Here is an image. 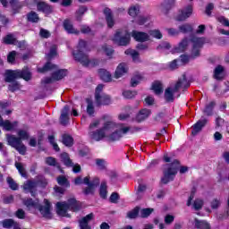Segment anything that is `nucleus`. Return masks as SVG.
Here are the masks:
<instances>
[{
	"instance_id": "f257e3e1",
	"label": "nucleus",
	"mask_w": 229,
	"mask_h": 229,
	"mask_svg": "<svg viewBox=\"0 0 229 229\" xmlns=\"http://www.w3.org/2000/svg\"><path fill=\"white\" fill-rule=\"evenodd\" d=\"M99 126H101V119L94 120L89 124L88 137L94 142H100V140L115 142L121 140L123 136L130 131V126L112 121L106 122L102 128L96 130Z\"/></svg>"
},
{
	"instance_id": "f03ea898",
	"label": "nucleus",
	"mask_w": 229,
	"mask_h": 229,
	"mask_svg": "<svg viewBox=\"0 0 229 229\" xmlns=\"http://www.w3.org/2000/svg\"><path fill=\"white\" fill-rule=\"evenodd\" d=\"M164 160L165 162H168L170 164L165 165L164 176L161 179L162 183H169V182L174 180V176H176L178 170L181 174H184V173H187V171H189V168L187 166L180 167V162L176 159L169 157L167 154L164 155Z\"/></svg>"
},
{
	"instance_id": "7ed1b4c3",
	"label": "nucleus",
	"mask_w": 229,
	"mask_h": 229,
	"mask_svg": "<svg viewBox=\"0 0 229 229\" xmlns=\"http://www.w3.org/2000/svg\"><path fill=\"white\" fill-rule=\"evenodd\" d=\"M19 78H22L23 80H25V81H29V80H31V72H30V70H28V68H24L22 71L7 70L5 72V81H7V83H10L9 90H11V92H15V90H19L21 89V84L15 81V80Z\"/></svg>"
},
{
	"instance_id": "20e7f679",
	"label": "nucleus",
	"mask_w": 229,
	"mask_h": 229,
	"mask_svg": "<svg viewBox=\"0 0 229 229\" xmlns=\"http://www.w3.org/2000/svg\"><path fill=\"white\" fill-rule=\"evenodd\" d=\"M85 51H87V42L80 40L78 50L73 51V56L75 60L81 62L85 67H96L99 65V60H89V55L85 54Z\"/></svg>"
},
{
	"instance_id": "39448f33",
	"label": "nucleus",
	"mask_w": 229,
	"mask_h": 229,
	"mask_svg": "<svg viewBox=\"0 0 229 229\" xmlns=\"http://www.w3.org/2000/svg\"><path fill=\"white\" fill-rule=\"evenodd\" d=\"M24 205L29 210H31L32 212L38 210L43 217L51 219V202L49 200L44 199V205L40 206V204H38V199L33 200L28 199L24 201Z\"/></svg>"
},
{
	"instance_id": "423d86ee",
	"label": "nucleus",
	"mask_w": 229,
	"mask_h": 229,
	"mask_svg": "<svg viewBox=\"0 0 229 229\" xmlns=\"http://www.w3.org/2000/svg\"><path fill=\"white\" fill-rule=\"evenodd\" d=\"M38 72H46L47 71H55L52 78H47L43 81L44 83H51L53 81L62 80V78H65L67 76V72L65 70H58V66L47 63L43 68H38Z\"/></svg>"
},
{
	"instance_id": "0eeeda50",
	"label": "nucleus",
	"mask_w": 229,
	"mask_h": 229,
	"mask_svg": "<svg viewBox=\"0 0 229 229\" xmlns=\"http://www.w3.org/2000/svg\"><path fill=\"white\" fill-rule=\"evenodd\" d=\"M188 87L189 81H187L185 75H182V77L178 80L175 85H171L165 90V101H174V94H176L180 89H187Z\"/></svg>"
},
{
	"instance_id": "6e6552de",
	"label": "nucleus",
	"mask_w": 229,
	"mask_h": 229,
	"mask_svg": "<svg viewBox=\"0 0 229 229\" xmlns=\"http://www.w3.org/2000/svg\"><path fill=\"white\" fill-rule=\"evenodd\" d=\"M78 202L75 199H68V203L66 202H57L56 203V212L58 216L62 217H69V214H67V210H73L76 212L78 210Z\"/></svg>"
},
{
	"instance_id": "1a4fd4ad",
	"label": "nucleus",
	"mask_w": 229,
	"mask_h": 229,
	"mask_svg": "<svg viewBox=\"0 0 229 229\" xmlns=\"http://www.w3.org/2000/svg\"><path fill=\"white\" fill-rule=\"evenodd\" d=\"M75 185H81L85 184L88 185L87 189L84 191L85 194H93L94 191L98 188V185H99V178L94 177L93 180L90 182V176H86L83 179L81 177H77L74 180Z\"/></svg>"
},
{
	"instance_id": "9d476101",
	"label": "nucleus",
	"mask_w": 229,
	"mask_h": 229,
	"mask_svg": "<svg viewBox=\"0 0 229 229\" xmlns=\"http://www.w3.org/2000/svg\"><path fill=\"white\" fill-rule=\"evenodd\" d=\"M6 140L7 144L11 146V148H14L20 155H26V146L18 137L13 134H7Z\"/></svg>"
},
{
	"instance_id": "9b49d317",
	"label": "nucleus",
	"mask_w": 229,
	"mask_h": 229,
	"mask_svg": "<svg viewBox=\"0 0 229 229\" xmlns=\"http://www.w3.org/2000/svg\"><path fill=\"white\" fill-rule=\"evenodd\" d=\"M112 40L118 46H128L131 38L130 37V32H128L127 30H119L115 32Z\"/></svg>"
},
{
	"instance_id": "f8f14e48",
	"label": "nucleus",
	"mask_w": 229,
	"mask_h": 229,
	"mask_svg": "<svg viewBox=\"0 0 229 229\" xmlns=\"http://www.w3.org/2000/svg\"><path fill=\"white\" fill-rule=\"evenodd\" d=\"M104 86L103 84H99L96 88L95 91V99L97 105H111L112 98L109 95L103 93Z\"/></svg>"
},
{
	"instance_id": "ddd939ff",
	"label": "nucleus",
	"mask_w": 229,
	"mask_h": 229,
	"mask_svg": "<svg viewBox=\"0 0 229 229\" xmlns=\"http://www.w3.org/2000/svg\"><path fill=\"white\" fill-rule=\"evenodd\" d=\"M191 40V43L193 44V49H192L191 55L194 58H196V56H199V48L204 44H207V42H208V39L193 35Z\"/></svg>"
},
{
	"instance_id": "4468645a",
	"label": "nucleus",
	"mask_w": 229,
	"mask_h": 229,
	"mask_svg": "<svg viewBox=\"0 0 229 229\" xmlns=\"http://www.w3.org/2000/svg\"><path fill=\"white\" fill-rule=\"evenodd\" d=\"M128 64L125 63H121L117 65L114 71V77L115 78V80H119V78H123V76L128 74Z\"/></svg>"
},
{
	"instance_id": "2eb2a0df",
	"label": "nucleus",
	"mask_w": 229,
	"mask_h": 229,
	"mask_svg": "<svg viewBox=\"0 0 229 229\" xmlns=\"http://www.w3.org/2000/svg\"><path fill=\"white\" fill-rule=\"evenodd\" d=\"M27 3H35L38 12H43V13H51V12H53V7L44 2H37V0H27Z\"/></svg>"
},
{
	"instance_id": "dca6fc26",
	"label": "nucleus",
	"mask_w": 229,
	"mask_h": 229,
	"mask_svg": "<svg viewBox=\"0 0 229 229\" xmlns=\"http://www.w3.org/2000/svg\"><path fill=\"white\" fill-rule=\"evenodd\" d=\"M192 15V5H188L182 10H181L176 17L177 21H185Z\"/></svg>"
},
{
	"instance_id": "f3484780",
	"label": "nucleus",
	"mask_w": 229,
	"mask_h": 229,
	"mask_svg": "<svg viewBox=\"0 0 229 229\" xmlns=\"http://www.w3.org/2000/svg\"><path fill=\"white\" fill-rule=\"evenodd\" d=\"M0 126H2L5 131H12L19 126V122L15 121L12 123L8 120L4 121L3 117L0 116Z\"/></svg>"
},
{
	"instance_id": "a211bd4d",
	"label": "nucleus",
	"mask_w": 229,
	"mask_h": 229,
	"mask_svg": "<svg viewBox=\"0 0 229 229\" xmlns=\"http://www.w3.org/2000/svg\"><path fill=\"white\" fill-rule=\"evenodd\" d=\"M131 37L136 42H148V40H149V35H148V33L137 30H132Z\"/></svg>"
},
{
	"instance_id": "6ab92c4d",
	"label": "nucleus",
	"mask_w": 229,
	"mask_h": 229,
	"mask_svg": "<svg viewBox=\"0 0 229 229\" xmlns=\"http://www.w3.org/2000/svg\"><path fill=\"white\" fill-rule=\"evenodd\" d=\"M40 182H37L35 181H27L24 184H23V190L25 192H30L31 196H34L33 192H35L37 186L39 184Z\"/></svg>"
},
{
	"instance_id": "aec40b11",
	"label": "nucleus",
	"mask_w": 229,
	"mask_h": 229,
	"mask_svg": "<svg viewBox=\"0 0 229 229\" xmlns=\"http://www.w3.org/2000/svg\"><path fill=\"white\" fill-rule=\"evenodd\" d=\"M207 123H208V120H207L205 118L197 122L193 125L192 135H198V133H199V131L201 130H203V128L207 124Z\"/></svg>"
},
{
	"instance_id": "412c9836",
	"label": "nucleus",
	"mask_w": 229,
	"mask_h": 229,
	"mask_svg": "<svg viewBox=\"0 0 229 229\" xmlns=\"http://www.w3.org/2000/svg\"><path fill=\"white\" fill-rule=\"evenodd\" d=\"M94 219V214H89L85 217H83L81 220H80V228L81 229H90L89 226V223Z\"/></svg>"
},
{
	"instance_id": "4be33fe9",
	"label": "nucleus",
	"mask_w": 229,
	"mask_h": 229,
	"mask_svg": "<svg viewBox=\"0 0 229 229\" xmlns=\"http://www.w3.org/2000/svg\"><path fill=\"white\" fill-rule=\"evenodd\" d=\"M98 76L101 79L102 81H106V83H108L112 81V73L105 69L98 70Z\"/></svg>"
},
{
	"instance_id": "5701e85b",
	"label": "nucleus",
	"mask_w": 229,
	"mask_h": 229,
	"mask_svg": "<svg viewBox=\"0 0 229 229\" xmlns=\"http://www.w3.org/2000/svg\"><path fill=\"white\" fill-rule=\"evenodd\" d=\"M151 89L156 96H160V94H163L164 92V85L162 82L156 81L152 83Z\"/></svg>"
},
{
	"instance_id": "b1692460",
	"label": "nucleus",
	"mask_w": 229,
	"mask_h": 229,
	"mask_svg": "<svg viewBox=\"0 0 229 229\" xmlns=\"http://www.w3.org/2000/svg\"><path fill=\"white\" fill-rule=\"evenodd\" d=\"M225 76L226 72H225V67H223L222 65H217L214 71V78L216 80H223V78H225Z\"/></svg>"
},
{
	"instance_id": "393cba45",
	"label": "nucleus",
	"mask_w": 229,
	"mask_h": 229,
	"mask_svg": "<svg viewBox=\"0 0 229 229\" xmlns=\"http://www.w3.org/2000/svg\"><path fill=\"white\" fill-rule=\"evenodd\" d=\"M64 28L65 31H67V33H71L73 35H78V33H80V30L74 29V27L72 26V22L69 20H65L64 21Z\"/></svg>"
},
{
	"instance_id": "a878e982",
	"label": "nucleus",
	"mask_w": 229,
	"mask_h": 229,
	"mask_svg": "<svg viewBox=\"0 0 229 229\" xmlns=\"http://www.w3.org/2000/svg\"><path fill=\"white\" fill-rule=\"evenodd\" d=\"M150 115H151V110H149V109H142L137 114L136 120L139 123H142V121H146V119H148V117H149Z\"/></svg>"
},
{
	"instance_id": "bb28decb",
	"label": "nucleus",
	"mask_w": 229,
	"mask_h": 229,
	"mask_svg": "<svg viewBox=\"0 0 229 229\" xmlns=\"http://www.w3.org/2000/svg\"><path fill=\"white\" fill-rule=\"evenodd\" d=\"M69 112H70V108L68 106H65L62 110L60 121H61V123L64 125L67 124V123L69 122Z\"/></svg>"
},
{
	"instance_id": "cd10ccee",
	"label": "nucleus",
	"mask_w": 229,
	"mask_h": 229,
	"mask_svg": "<svg viewBox=\"0 0 229 229\" xmlns=\"http://www.w3.org/2000/svg\"><path fill=\"white\" fill-rule=\"evenodd\" d=\"M187 46H189V41L183 39L182 43H179V45L172 50V53H183V51L187 49Z\"/></svg>"
},
{
	"instance_id": "c85d7f7f",
	"label": "nucleus",
	"mask_w": 229,
	"mask_h": 229,
	"mask_svg": "<svg viewBox=\"0 0 229 229\" xmlns=\"http://www.w3.org/2000/svg\"><path fill=\"white\" fill-rule=\"evenodd\" d=\"M104 13L106 15L108 28H113L114 22V18H112V11L108 8H106L104 10Z\"/></svg>"
},
{
	"instance_id": "c756f323",
	"label": "nucleus",
	"mask_w": 229,
	"mask_h": 229,
	"mask_svg": "<svg viewBox=\"0 0 229 229\" xmlns=\"http://www.w3.org/2000/svg\"><path fill=\"white\" fill-rule=\"evenodd\" d=\"M98 51L104 53L108 58H112V55H114V48L106 45L102 46Z\"/></svg>"
},
{
	"instance_id": "7c9ffc66",
	"label": "nucleus",
	"mask_w": 229,
	"mask_h": 229,
	"mask_svg": "<svg viewBox=\"0 0 229 229\" xmlns=\"http://www.w3.org/2000/svg\"><path fill=\"white\" fill-rule=\"evenodd\" d=\"M142 80H144V77L142 76V74L136 73L135 75L132 76V78L131 80V87H137V85H139V83H140V81H142Z\"/></svg>"
},
{
	"instance_id": "2f4dec72",
	"label": "nucleus",
	"mask_w": 229,
	"mask_h": 229,
	"mask_svg": "<svg viewBox=\"0 0 229 229\" xmlns=\"http://www.w3.org/2000/svg\"><path fill=\"white\" fill-rule=\"evenodd\" d=\"M45 163L47 165H51L52 167H58L60 169V165L58 164V161H56V158L53 157H48L45 158Z\"/></svg>"
},
{
	"instance_id": "473e14b6",
	"label": "nucleus",
	"mask_w": 229,
	"mask_h": 229,
	"mask_svg": "<svg viewBox=\"0 0 229 229\" xmlns=\"http://www.w3.org/2000/svg\"><path fill=\"white\" fill-rule=\"evenodd\" d=\"M140 7L139 5H132L129 8V15L131 17H139Z\"/></svg>"
},
{
	"instance_id": "72a5a7b5",
	"label": "nucleus",
	"mask_w": 229,
	"mask_h": 229,
	"mask_svg": "<svg viewBox=\"0 0 229 229\" xmlns=\"http://www.w3.org/2000/svg\"><path fill=\"white\" fill-rule=\"evenodd\" d=\"M226 124L225 122V119L221 118L220 116H217L215 120V129L216 130H223V127Z\"/></svg>"
},
{
	"instance_id": "f704fd0d",
	"label": "nucleus",
	"mask_w": 229,
	"mask_h": 229,
	"mask_svg": "<svg viewBox=\"0 0 229 229\" xmlns=\"http://www.w3.org/2000/svg\"><path fill=\"white\" fill-rule=\"evenodd\" d=\"M125 55H129L130 56H131L133 62H139V52H137L136 50L129 48L125 50Z\"/></svg>"
},
{
	"instance_id": "c9c22d12",
	"label": "nucleus",
	"mask_w": 229,
	"mask_h": 229,
	"mask_svg": "<svg viewBox=\"0 0 229 229\" xmlns=\"http://www.w3.org/2000/svg\"><path fill=\"white\" fill-rule=\"evenodd\" d=\"M1 225H3L4 228L10 229L12 227H14L17 225V223H15L13 219H5L1 222Z\"/></svg>"
},
{
	"instance_id": "e433bc0d",
	"label": "nucleus",
	"mask_w": 229,
	"mask_h": 229,
	"mask_svg": "<svg viewBox=\"0 0 229 229\" xmlns=\"http://www.w3.org/2000/svg\"><path fill=\"white\" fill-rule=\"evenodd\" d=\"M18 139L21 140H28L30 139V133L26 130H19L17 132Z\"/></svg>"
},
{
	"instance_id": "4c0bfd02",
	"label": "nucleus",
	"mask_w": 229,
	"mask_h": 229,
	"mask_svg": "<svg viewBox=\"0 0 229 229\" xmlns=\"http://www.w3.org/2000/svg\"><path fill=\"white\" fill-rule=\"evenodd\" d=\"M154 209L153 208H143L140 209V217H149L151 214H153Z\"/></svg>"
},
{
	"instance_id": "58836bf2",
	"label": "nucleus",
	"mask_w": 229,
	"mask_h": 229,
	"mask_svg": "<svg viewBox=\"0 0 229 229\" xmlns=\"http://www.w3.org/2000/svg\"><path fill=\"white\" fill-rule=\"evenodd\" d=\"M61 159H62V162H64V164L68 167L72 166V161H71V158H69V154L67 153L61 154Z\"/></svg>"
},
{
	"instance_id": "ea45409f",
	"label": "nucleus",
	"mask_w": 229,
	"mask_h": 229,
	"mask_svg": "<svg viewBox=\"0 0 229 229\" xmlns=\"http://www.w3.org/2000/svg\"><path fill=\"white\" fill-rule=\"evenodd\" d=\"M87 114H89V115H93L95 110H94V102H92V100L90 98H88L87 100Z\"/></svg>"
},
{
	"instance_id": "a19ab883",
	"label": "nucleus",
	"mask_w": 229,
	"mask_h": 229,
	"mask_svg": "<svg viewBox=\"0 0 229 229\" xmlns=\"http://www.w3.org/2000/svg\"><path fill=\"white\" fill-rule=\"evenodd\" d=\"M195 226H197V228H202V229L210 228V225L207 221L195 220Z\"/></svg>"
},
{
	"instance_id": "79ce46f5",
	"label": "nucleus",
	"mask_w": 229,
	"mask_h": 229,
	"mask_svg": "<svg viewBox=\"0 0 229 229\" xmlns=\"http://www.w3.org/2000/svg\"><path fill=\"white\" fill-rule=\"evenodd\" d=\"M123 98H125V99H131L132 98H135L137 96V91L126 89L123 92Z\"/></svg>"
},
{
	"instance_id": "37998d69",
	"label": "nucleus",
	"mask_w": 229,
	"mask_h": 229,
	"mask_svg": "<svg viewBox=\"0 0 229 229\" xmlns=\"http://www.w3.org/2000/svg\"><path fill=\"white\" fill-rule=\"evenodd\" d=\"M4 44H15L17 42V38H15L14 35L8 34L4 38Z\"/></svg>"
},
{
	"instance_id": "c03bdc74",
	"label": "nucleus",
	"mask_w": 229,
	"mask_h": 229,
	"mask_svg": "<svg viewBox=\"0 0 229 229\" xmlns=\"http://www.w3.org/2000/svg\"><path fill=\"white\" fill-rule=\"evenodd\" d=\"M181 33H191L192 31V26L191 24H183L179 27Z\"/></svg>"
},
{
	"instance_id": "a18cd8bd",
	"label": "nucleus",
	"mask_w": 229,
	"mask_h": 229,
	"mask_svg": "<svg viewBox=\"0 0 229 229\" xmlns=\"http://www.w3.org/2000/svg\"><path fill=\"white\" fill-rule=\"evenodd\" d=\"M107 187H106V182H102L101 185H100V196L101 198L105 199L106 198V194H107V191H106Z\"/></svg>"
},
{
	"instance_id": "49530a36",
	"label": "nucleus",
	"mask_w": 229,
	"mask_h": 229,
	"mask_svg": "<svg viewBox=\"0 0 229 229\" xmlns=\"http://www.w3.org/2000/svg\"><path fill=\"white\" fill-rule=\"evenodd\" d=\"M139 214H140V208L139 207H136L134 209H132L127 214V217H129V219H135V217H137Z\"/></svg>"
},
{
	"instance_id": "de8ad7c7",
	"label": "nucleus",
	"mask_w": 229,
	"mask_h": 229,
	"mask_svg": "<svg viewBox=\"0 0 229 229\" xmlns=\"http://www.w3.org/2000/svg\"><path fill=\"white\" fill-rule=\"evenodd\" d=\"M15 167L19 171L21 176H26V168H24V165L22 163H15Z\"/></svg>"
},
{
	"instance_id": "09e8293b",
	"label": "nucleus",
	"mask_w": 229,
	"mask_h": 229,
	"mask_svg": "<svg viewBox=\"0 0 229 229\" xmlns=\"http://www.w3.org/2000/svg\"><path fill=\"white\" fill-rule=\"evenodd\" d=\"M149 35L150 37H153L154 38H157L158 40H160V38H162L163 37L162 32L157 29L150 30Z\"/></svg>"
},
{
	"instance_id": "8fccbe9b",
	"label": "nucleus",
	"mask_w": 229,
	"mask_h": 229,
	"mask_svg": "<svg viewBox=\"0 0 229 229\" xmlns=\"http://www.w3.org/2000/svg\"><path fill=\"white\" fill-rule=\"evenodd\" d=\"M63 144H64V146H72V137L64 134L63 136Z\"/></svg>"
},
{
	"instance_id": "3c124183",
	"label": "nucleus",
	"mask_w": 229,
	"mask_h": 229,
	"mask_svg": "<svg viewBox=\"0 0 229 229\" xmlns=\"http://www.w3.org/2000/svg\"><path fill=\"white\" fill-rule=\"evenodd\" d=\"M28 21L30 22H38V14L35 12H31L28 14Z\"/></svg>"
},
{
	"instance_id": "603ef678",
	"label": "nucleus",
	"mask_w": 229,
	"mask_h": 229,
	"mask_svg": "<svg viewBox=\"0 0 229 229\" xmlns=\"http://www.w3.org/2000/svg\"><path fill=\"white\" fill-rule=\"evenodd\" d=\"M17 56H19V54H17V52H15V51H12L11 53H9V55L7 56V62H9V64H13V62H15V58H17Z\"/></svg>"
},
{
	"instance_id": "864d4df0",
	"label": "nucleus",
	"mask_w": 229,
	"mask_h": 229,
	"mask_svg": "<svg viewBox=\"0 0 229 229\" xmlns=\"http://www.w3.org/2000/svg\"><path fill=\"white\" fill-rule=\"evenodd\" d=\"M135 22L140 26H142V24H146V22H148V18L142 15H139L136 17Z\"/></svg>"
},
{
	"instance_id": "5fc2aeb1",
	"label": "nucleus",
	"mask_w": 229,
	"mask_h": 229,
	"mask_svg": "<svg viewBox=\"0 0 229 229\" xmlns=\"http://www.w3.org/2000/svg\"><path fill=\"white\" fill-rule=\"evenodd\" d=\"M7 183L10 189H12L13 191H17V189H19V185H17V183L11 177L7 178Z\"/></svg>"
},
{
	"instance_id": "6e6d98bb",
	"label": "nucleus",
	"mask_w": 229,
	"mask_h": 229,
	"mask_svg": "<svg viewBox=\"0 0 229 229\" xmlns=\"http://www.w3.org/2000/svg\"><path fill=\"white\" fill-rule=\"evenodd\" d=\"M57 183L63 187H69V182H67V179L64 176H59L57 178Z\"/></svg>"
},
{
	"instance_id": "4d7b16f0",
	"label": "nucleus",
	"mask_w": 229,
	"mask_h": 229,
	"mask_svg": "<svg viewBox=\"0 0 229 229\" xmlns=\"http://www.w3.org/2000/svg\"><path fill=\"white\" fill-rule=\"evenodd\" d=\"M96 165L98 169H105V167H106V161H105V159H96Z\"/></svg>"
},
{
	"instance_id": "13d9d810",
	"label": "nucleus",
	"mask_w": 229,
	"mask_h": 229,
	"mask_svg": "<svg viewBox=\"0 0 229 229\" xmlns=\"http://www.w3.org/2000/svg\"><path fill=\"white\" fill-rule=\"evenodd\" d=\"M215 105H216V103L211 102L208 106H207L206 108L204 109L205 114H208V115H211L212 114V108H214Z\"/></svg>"
},
{
	"instance_id": "bf43d9fd",
	"label": "nucleus",
	"mask_w": 229,
	"mask_h": 229,
	"mask_svg": "<svg viewBox=\"0 0 229 229\" xmlns=\"http://www.w3.org/2000/svg\"><path fill=\"white\" fill-rule=\"evenodd\" d=\"M48 140H49L50 144H52V146H53V148L55 151H60V148L58 147V144H56L55 142V137L54 136H49Z\"/></svg>"
},
{
	"instance_id": "052dcab7",
	"label": "nucleus",
	"mask_w": 229,
	"mask_h": 229,
	"mask_svg": "<svg viewBox=\"0 0 229 229\" xmlns=\"http://www.w3.org/2000/svg\"><path fill=\"white\" fill-rule=\"evenodd\" d=\"M217 21L220 22V24H223V26H227V28H229V21L228 19L225 18V16L218 17Z\"/></svg>"
},
{
	"instance_id": "680f3d73",
	"label": "nucleus",
	"mask_w": 229,
	"mask_h": 229,
	"mask_svg": "<svg viewBox=\"0 0 229 229\" xmlns=\"http://www.w3.org/2000/svg\"><path fill=\"white\" fill-rule=\"evenodd\" d=\"M201 207H203V200L201 199H196L193 203V208L195 210H199V208H201Z\"/></svg>"
},
{
	"instance_id": "e2e57ef3",
	"label": "nucleus",
	"mask_w": 229,
	"mask_h": 229,
	"mask_svg": "<svg viewBox=\"0 0 229 229\" xmlns=\"http://www.w3.org/2000/svg\"><path fill=\"white\" fill-rule=\"evenodd\" d=\"M145 103L148 106L155 105V98H153V96H147V98H145Z\"/></svg>"
},
{
	"instance_id": "0e129e2a",
	"label": "nucleus",
	"mask_w": 229,
	"mask_h": 229,
	"mask_svg": "<svg viewBox=\"0 0 229 229\" xmlns=\"http://www.w3.org/2000/svg\"><path fill=\"white\" fill-rule=\"evenodd\" d=\"M180 65V61L178 59L174 60L172 63L169 64V68L172 71H174V69H178V66Z\"/></svg>"
},
{
	"instance_id": "69168bd1",
	"label": "nucleus",
	"mask_w": 229,
	"mask_h": 229,
	"mask_svg": "<svg viewBox=\"0 0 229 229\" xmlns=\"http://www.w3.org/2000/svg\"><path fill=\"white\" fill-rule=\"evenodd\" d=\"M174 221V216L173 215H166L165 216V225H171Z\"/></svg>"
},
{
	"instance_id": "338daca9",
	"label": "nucleus",
	"mask_w": 229,
	"mask_h": 229,
	"mask_svg": "<svg viewBox=\"0 0 229 229\" xmlns=\"http://www.w3.org/2000/svg\"><path fill=\"white\" fill-rule=\"evenodd\" d=\"M221 205V201L217 199H215L211 201V208H219V206Z\"/></svg>"
},
{
	"instance_id": "774afa93",
	"label": "nucleus",
	"mask_w": 229,
	"mask_h": 229,
	"mask_svg": "<svg viewBox=\"0 0 229 229\" xmlns=\"http://www.w3.org/2000/svg\"><path fill=\"white\" fill-rule=\"evenodd\" d=\"M157 49L160 51V49H171V44L167 42H163L161 43L158 47Z\"/></svg>"
}]
</instances>
